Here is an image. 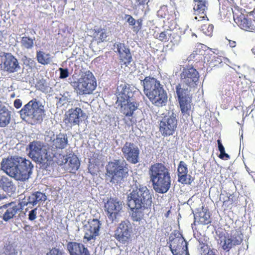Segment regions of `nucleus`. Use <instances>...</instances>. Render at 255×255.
I'll use <instances>...</instances> for the list:
<instances>
[{"mask_svg":"<svg viewBox=\"0 0 255 255\" xmlns=\"http://www.w3.org/2000/svg\"><path fill=\"white\" fill-rule=\"evenodd\" d=\"M246 169L248 171V172H249V167H247V166H246Z\"/></svg>","mask_w":255,"mask_h":255,"instance_id":"052dcab7","label":"nucleus"},{"mask_svg":"<svg viewBox=\"0 0 255 255\" xmlns=\"http://www.w3.org/2000/svg\"><path fill=\"white\" fill-rule=\"evenodd\" d=\"M66 250L70 255H90L89 250L85 246L75 242H69Z\"/></svg>","mask_w":255,"mask_h":255,"instance_id":"4be33fe9","label":"nucleus"},{"mask_svg":"<svg viewBox=\"0 0 255 255\" xmlns=\"http://www.w3.org/2000/svg\"><path fill=\"white\" fill-rule=\"evenodd\" d=\"M37 208H35L28 212V220L30 221H34L37 217Z\"/></svg>","mask_w":255,"mask_h":255,"instance_id":"37998d69","label":"nucleus"},{"mask_svg":"<svg viewBox=\"0 0 255 255\" xmlns=\"http://www.w3.org/2000/svg\"><path fill=\"white\" fill-rule=\"evenodd\" d=\"M153 189L158 193H165L170 188L171 179L169 169L163 164L156 163L149 169Z\"/></svg>","mask_w":255,"mask_h":255,"instance_id":"20e7f679","label":"nucleus"},{"mask_svg":"<svg viewBox=\"0 0 255 255\" xmlns=\"http://www.w3.org/2000/svg\"><path fill=\"white\" fill-rule=\"evenodd\" d=\"M35 38H30L27 36H23L21 37V46L22 48L30 49L33 47L34 41Z\"/></svg>","mask_w":255,"mask_h":255,"instance_id":"72a5a7b5","label":"nucleus"},{"mask_svg":"<svg viewBox=\"0 0 255 255\" xmlns=\"http://www.w3.org/2000/svg\"><path fill=\"white\" fill-rule=\"evenodd\" d=\"M44 140L48 149L52 151H55L58 149L65 148L68 143V137L66 134L60 133L55 135L51 130L45 131Z\"/></svg>","mask_w":255,"mask_h":255,"instance_id":"9b49d317","label":"nucleus"},{"mask_svg":"<svg viewBox=\"0 0 255 255\" xmlns=\"http://www.w3.org/2000/svg\"><path fill=\"white\" fill-rule=\"evenodd\" d=\"M132 233V226L128 220L120 223L115 231V238L120 243L128 244L131 241Z\"/></svg>","mask_w":255,"mask_h":255,"instance_id":"2eb2a0df","label":"nucleus"},{"mask_svg":"<svg viewBox=\"0 0 255 255\" xmlns=\"http://www.w3.org/2000/svg\"><path fill=\"white\" fill-rule=\"evenodd\" d=\"M7 197L4 195H1L0 194V200L6 199Z\"/></svg>","mask_w":255,"mask_h":255,"instance_id":"6e6d98bb","label":"nucleus"},{"mask_svg":"<svg viewBox=\"0 0 255 255\" xmlns=\"http://www.w3.org/2000/svg\"><path fill=\"white\" fill-rule=\"evenodd\" d=\"M230 236L235 246L240 245L243 241V235L240 231H233Z\"/></svg>","mask_w":255,"mask_h":255,"instance_id":"f704fd0d","label":"nucleus"},{"mask_svg":"<svg viewBox=\"0 0 255 255\" xmlns=\"http://www.w3.org/2000/svg\"><path fill=\"white\" fill-rule=\"evenodd\" d=\"M46 255H66L64 252L56 248H52Z\"/></svg>","mask_w":255,"mask_h":255,"instance_id":"79ce46f5","label":"nucleus"},{"mask_svg":"<svg viewBox=\"0 0 255 255\" xmlns=\"http://www.w3.org/2000/svg\"><path fill=\"white\" fill-rule=\"evenodd\" d=\"M128 205L132 211L131 218L134 221H140L144 216V211L152 203V194L146 186L137 181L132 185V191L127 197Z\"/></svg>","mask_w":255,"mask_h":255,"instance_id":"f257e3e1","label":"nucleus"},{"mask_svg":"<svg viewBox=\"0 0 255 255\" xmlns=\"http://www.w3.org/2000/svg\"><path fill=\"white\" fill-rule=\"evenodd\" d=\"M128 164L124 159L114 160L106 166V180L113 184H121L128 175Z\"/></svg>","mask_w":255,"mask_h":255,"instance_id":"423d86ee","label":"nucleus"},{"mask_svg":"<svg viewBox=\"0 0 255 255\" xmlns=\"http://www.w3.org/2000/svg\"><path fill=\"white\" fill-rule=\"evenodd\" d=\"M22 106V101L20 99H16L14 102V106L16 109L20 108Z\"/></svg>","mask_w":255,"mask_h":255,"instance_id":"09e8293b","label":"nucleus"},{"mask_svg":"<svg viewBox=\"0 0 255 255\" xmlns=\"http://www.w3.org/2000/svg\"><path fill=\"white\" fill-rule=\"evenodd\" d=\"M214 26L212 24H209L208 26L204 25L201 26V30L206 35L211 36L212 35Z\"/></svg>","mask_w":255,"mask_h":255,"instance_id":"4c0bfd02","label":"nucleus"},{"mask_svg":"<svg viewBox=\"0 0 255 255\" xmlns=\"http://www.w3.org/2000/svg\"><path fill=\"white\" fill-rule=\"evenodd\" d=\"M197 218L199 222L203 225H207L211 222L209 213L206 209L203 208L201 211L195 215V219Z\"/></svg>","mask_w":255,"mask_h":255,"instance_id":"c756f323","label":"nucleus"},{"mask_svg":"<svg viewBox=\"0 0 255 255\" xmlns=\"http://www.w3.org/2000/svg\"><path fill=\"white\" fill-rule=\"evenodd\" d=\"M229 45L232 48L235 47L236 45V42L235 41L229 40Z\"/></svg>","mask_w":255,"mask_h":255,"instance_id":"864d4df0","label":"nucleus"},{"mask_svg":"<svg viewBox=\"0 0 255 255\" xmlns=\"http://www.w3.org/2000/svg\"><path fill=\"white\" fill-rule=\"evenodd\" d=\"M180 107L181 112L184 115L189 114V111L191 110V99L190 98L179 99Z\"/></svg>","mask_w":255,"mask_h":255,"instance_id":"7c9ffc66","label":"nucleus"},{"mask_svg":"<svg viewBox=\"0 0 255 255\" xmlns=\"http://www.w3.org/2000/svg\"><path fill=\"white\" fill-rule=\"evenodd\" d=\"M189 87H187L185 84L182 82L178 84L176 87V92L178 96V99H183L184 98H190L189 96Z\"/></svg>","mask_w":255,"mask_h":255,"instance_id":"c85d7f7f","label":"nucleus"},{"mask_svg":"<svg viewBox=\"0 0 255 255\" xmlns=\"http://www.w3.org/2000/svg\"><path fill=\"white\" fill-rule=\"evenodd\" d=\"M126 17H127V22L129 23L130 25H134L135 24V20L130 15H127Z\"/></svg>","mask_w":255,"mask_h":255,"instance_id":"49530a36","label":"nucleus"},{"mask_svg":"<svg viewBox=\"0 0 255 255\" xmlns=\"http://www.w3.org/2000/svg\"><path fill=\"white\" fill-rule=\"evenodd\" d=\"M188 169L187 164L183 161H180L177 168L178 181L183 184L191 185L193 178L188 174Z\"/></svg>","mask_w":255,"mask_h":255,"instance_id":"412c9836","label":"nucleus"},{"mask_svg":"<svg viewBox=\"0 0 255 255\" xmlns=\"http://www.w3.org/2000/svg\"><path fill=\"white\" fill-rule=\"evenodd\" d=\"M161 7H166V6H165V5H163V6H162Z\"/></svg>","mask_w":255,"mask_h":255,"instance_id":"680f3d73","label":"nucleus"},{"mask_svg":"<svg viewBox=\"0 0 255 255\" xmlns=\"http://www.w3.org/2000/svg\"><path fill=\"white\" fill-rule=\"evenodd\" d=\"M19 204L22 206V208L24 206L28 205V204H31L33 206H35L37 204V203L35 199L34 193L28 197L27 198H24L22 201L19 202Z\"/></svg>","mask_w":255,"mask_h":255,"instance_id":"c9c22d12","label":"nucleus"},{"mask_svg":"<svg viewBox=\"0 0 255 255\" xmlns=\"http://www.w3.org/2000/svg\"><path fill=\"white\" fill-rule=\"evenodd\" d=\"M122 151L125 158L132 164H136L139 161L140 151L135 144L126 142L122 147Z\"/></svg>","mask_w":255,"mask_h":255,"instance_id":"f3484780","label":"nucleus"},{"mask_svg":"<svg viewBox=\"0 0 255 255\" xmlns=\"http://www.w3.org/2000/svg\"><path fill=\"white\" fill-rule=\"evenodd\" d=\"M195 4L194 6L195 14L196 15L194 19L198 21L205 19L207 18L206 10L207 7L206 6V0H194Z\"/></svg>","mask_w":255,"mask_h":255,"instance_id":"393cba45","label":"nucleus"},{"mask_svg":"<svg viewBox=\"0 0 255 255\" xmlns=\"http://www.w3.org/2000/svg\"><path fill=\"white\" fill-rule=\"evenodd\" d=\"M177 116L175 112L170 111L165 114L159 124V129L162 135H173L177 128Z\"/></svg>","mask_w":255,"mask_h":255,"instance_id":"f8f14e48","label":"nucleus"},{"mask_svg":"<svg viewBox=\"0 0 255 255\" xmlns=\"http://www.w3.org/2000/svg\"><path fill=\"white\" fill-rule=\"evenodd\" d=\"M149 0H136V2L138 5H143L145 3H147Z\"/></svg>","mask_w":255,"mask_h":255,"instance_id":"3c124183","label":"nucleus"},{"mask_svg":"<svg viewBox=\"0 0 255 255\" xmlns=\"http://www.w3.org/2000/svg\"><path fill=\"white\" fill-rule=\"evenodd\" d=\"M35 199L37 204L41 201H45L46 200V196L45 194L40 192H36L34 193Z\"/></svg>","mask_w":255,"mask_h":255,"instance_id":"ea45409f","label":"nucleus"},{"mask_svg":"<svg viewBox=\"0 0 255 255\" xmlns=\"http://www.w3.org/2000/svg\"><path fill=\"white\" fill-rule=\"evenodd\" d=\"M253 168L255 170V161H254V165H253Z\"/></svg>","mask_w":255,"mask_h":255,"instance_id":"13d9d810","label":"nucleus"},{"mask_svg":"<svg viewBox=\"0 0 255 255\" xmlns=\"http://www.w3.org/2000/svg\"><path fill=\"white\" fill-rule=\"evenodd\" d=\"M59 71L60 72L59 78L61 79H65L69 76L68 70L67 68H59Z\"/></svg>","mask_w":255,"mask_h":255,"instance_id":"a18cd8bd","label":"nucleus"},{"mask_svg":"<svg viewBox=\"0 0 255 255\" xmlns=\"http://www.w3.org/2000/svg\"><path fill=\"white\" fill-rule=\"evenodd\" d=\"M59 157L57 163L59 165L67 163L68 166L67 169L70 172H75L79 169L80 163L76 155L70 154L68 156L59 154Z\"/></svg>","mask_w":255,"mask_h":255,"instance_id":"6ab92c4d","label":"nucleus"},{"mask_svg":"<svg viewBox=\"0 0 255 255\" xmlns=\"http://www.w3.org/2000/svg\"><path fill=\"white\" fill-rule=\"evenodd\" d=\"M22 208L21 204L11 202L0 206V214L2 215V219L5 222H8L11 219L16 217V215Z\"/></svg>","mask_w":255,"mask_h":255,"instance_id":"dca6fc26","label":"nucleus"},{"mask_svg":"<svg viewBox=\"0 0 255 255\" xmlns=\"http://www.w3.org/2000/svg\"><path fill=\"white\" fill-rule=\"evenodd\" d=\"M0 189L11 196L15 192L16 187L11 178L5 175H0Z\"/></svg>","mask_w":255,"mask_h":255,"instance_id":"5701e85b","label":"nucleus"},{"mask_svg":"<svg viewBox=\"0 0 255 255\" xmlns=\"http://www.w3.org/2000/svg\"><path fill=\"white\" fill-rule=\"evenodd\" d=\"M71 100L70 96L68 92H65L59 98V102L62 105H64L66 102H70Z\"/></svg>","mask_w":255,"mask_h":255,"instance_id":"a19ab883","label":"nucleus"},{"mask_svg":"<svg viewBox=\"0 0 255 255\" xmlns=\"http://www.w3.org/2000/svg\"><path fill=\"white\" fill-rule=\"evenodd\" d=\"M225 92H226V93H225L226 95L229 98L232 94V92L230 90H227H227H225Z\"/></svg>","mask_w":255,"mask_h":255,"instance_id":"5fc2aeb1","label":"nucleus"},{"mask_svg":"<svg viewBox=\"0 0 255 255\" xmlns=\"http://www.w3.org/2000/svg\"><path fill=\"white\" fill-rule=\"evenodd\" d=\"M28 155L34 161L39 164L41 168H46L49 164L50 157L43 142L33 141L29 143L27 148Z\"/></svg>","mask_w":255,"mask_h":255,"instance_id":"0eeeda50","label":"nucleus"},{"mask_svg":"<svg viewBox=\"0 0 255 255\" xmlns=\"http://www.w3.org/2000/svg\"><path fill=\"white\" fill-rule=\"evenodd\" d=\"M144 93L153 104L158 107L165 106L167 102L166 92L160 82L154 78L146 77L141 80Z\"/></svg>","mask_w":255,"mask_h":255,"instance_id":"39448f33","label":"nucleus"},{"mask_svg":"<svg viewBox=\"0 0 255 255\" xmlns=\"http://www.w3.org/2000/svg\"><path fill=\"white\" fill-rule=\"evenodd\" d=\"M181 82L187 87H194L197 85L199 80V73L193 67L184 68L181 73Z\"/></svg>","mask_w":255,"mask_h":255,"instance_id":"a211bd4d","label":"nucleus"},{"mask_svg":"<svg viewBox=\"0 0 255 255\" xmlns=\"http://www.w3.org/2000/svg\"><path fill=\"white\" fill-rule=\"evenodd\" d=\"M15 96V95L14 93H12L11 95H10V98H14Z\"/></svg>","mask_w":255,"mask_h":255,"instance_id":"4d7b16f0","label":"nucleus"},{"mask_svg":"<svg viewBox=\"0 0 255 255\" xmlns=\"http://www.w3.org/2000/svg\"><path fill=\"white\" fill-rule=\"evenodd\" d=\"M114 49L119 52L121 60L125 64H129L132 59V56L129 49L124 43H117L114 44Z\"/></svg>","mask_w":255,"mask_h":255,"instance_id":"b1692460","label":"nucleus"},{"mask_svg":"<svg viewBox=\"0 0 255 255\" xmlns=\"http://www.w3.org/2000/svg\"><path fill=\"white\" fill-rule=\"evenodd\" d=\"M43 107L36 99L30 101L19 112L23 120H34L40 121L44 113Z\"/></svg>","mask_w":255,"mask_h":255,"instance_id":"1a4fd4ad","label":"nucleus"},{"mask_svg":"<svg viewBox=\"0 0 255 255\" xmlns=\"http://www.w3.org/2000/svg\"><path fill=\"white\" fill-rule=\"evenodd\" d=\"M218 144V148L220 151V152H222L225 150L224 147L222 143H221V141L220 140H217Z\"/></svg>","mask_w":255,"mask_h":255,"instance_id":"8fccbe9b","label":"nucleus"},{"mask_svg":"<svg viewBox=\"0 0 255 255\" xmlns=\"http://www.w3.org/2000/svg\"><path fill=\"white\" fill-rule=\"evenodd\" d=\"M68 122L72 125H79L81 118L85 116V113L79 108L71 109L68 111Z\"/></svg>","mask_w":255,"mask_h":255,"instance_id":"a878e982","label":"nucleus"},{"mask_svg":"<svg viewBox=\"0 0 255 255\" xmlns=\"http://www.w3.org/2000/svg\"><path fill=\"white\" fill-rule=\"evenodd\" d=\"M1 68L9 73L17 72L20 68L18 60L10 53H6L1 64Z\"/></svg>","mask_w":255,"mask_h":255,"instance_id":"aec40b11","label":"nucleus"},{"mask_svg":"<svg viewBox=\"0 0 255 255\" xmlns=\"http://www.w3.org/2000/svg\"><path fill=\"white\" fill-rule=\"evenodd\" d=\"M69 83L80 95L90 94L97 87L96 79L90 71L83 73L77 81H71Z\"/></svg>","mask_w":255,"mask_h":255,"instance_id":"6e6552de","label":"nucleus"},{"mask_svg":"<svg viewBox=\"0 0 255 255\" xmlns=\"http://www.w3.org/2000/svg\"><path fill=\"white\" fill-rule=\"evenodd\" d=\"M0 218H2V215H0Z\"/></svg>","mask_w":255,"mask_h":255,"instance_id":"0e129e2a","label":"nucleus"},{"mask_svg":"<svg viewBox=\"0 0 255 255\" xmlns=\"http://www.w3.org/2000/svg\"><path fill=\"white\" fill-rule=\"evenodd\" d=\"M231 238L228 234H226V235L225 234L219 235L218 242L224 250H229L233 246H235Z\"/></svg>","mask_w":255,"mask_h":255,"instance_id":"cd10ccee","label":"nucleus"},{"mask_svg":"<svg viewBox=\"0 0 255 255\" xmlns=\"http://www.w3.org/2000/svg\"><path fill=\"white\" fill-rule=\"evenodd\" d=\"M169 38L170 42L173 43L174 45H177L180 42V37L176 33H171V36H169Z\"/></svg>","mask_w":255,"mask_h":255,"instance_id":"c03bdc74","label":"nucleus"},{"mask_svg":"<svg viewBox=\"0 0 255 255\" xmlns=\"http://www.w3.org/2000/svg\"><path fill=\"white\" fill-rule=\"evenodd\" d=\"M137 92L133 87L126 83H122L117 87L116 104L121 107V112L126 116H132L139 107V102L136 98Z\"/></svg>","mask_w":255,"mask_h":255,"instance_id":"7ed1b4c3","label":"nucleus"},{"mask_svg":"<svg viewBox=\"0 0 255 255\" xmlns=\"http://www.w3.org/2000/svg\"><path fill=\"white\" fill-rule=\"evenodd\" d=\"M137 22L139 23V25H140L141 24V20L139 21V20H138Z\"/></svg>","mask_w":255,"mask_h":255,"instance_id":"bf43d9fd","label":"nucleus"},{"mask_svg":"<svg viewBox=\"0 0 255 255\" xmlns=\"http://www.w3.org/2000/svg\"><path fill=\"white\" fill-rule=\"evenodd\" d=\"M171 36L170 31L161 32L158 36V39L161 41H166L169 40V36Z\"/></svg>","mask_w":255,"mask_h":255,"instance_id":"58836bf2","label":"nucleus"},{"mask_svg":"<svg viewBox=\"0 0 255 255\" xmlns=\"http://www.w3.org/2000/svg\"><path fill=\"white\" fill-rule=\"evenodd\" d=\"M217 251H214V250H209L207 255H217L216 254Z\"/></svg>","mask_w":255,"mask_h":255,"instance_id":"603ef678","label":"nucleus"},{"mask_svg":"<svg viewBox=\"0 0 255 255\" xmlns=\"http://www.w3.org/2000/svg\"><path fill=\"white\" fill-rule=\"evenodd\" d=\"M33 169L31 162L24 157L14 156L3 158L0 169L16 181L25 182L30 177Z\"/></svg>","mask_w":255,"mask_h":255,"instance_id":"f03ea898","label":"nucleus"},{"mask_svg":"<svg viewBox=\"0 0 255 255\" xmlns=\"http://www.w3.org/2000/svg\"><path fill=\"white\" fill-rule=\"evenodd\" d=\"M36 58L38 62L43 65L49 64L51 61L50 55L41 51L37 52Z\"/></svg>","mask_w":255,"mask_h":255,"instance_id":"2f4dec72","label":"nucleus"},{"mask_svg":"<svg viewBox=\"0 0 255 255\" xmlns=\"http://www.w3.org/2000/svg\"><path fill=\"white\" fill-rule=\"evenodd\" d=\"M239 26L246 31H252L254 29V25L252 24L251 20L243 17L241 18L239 23Z\"/></svg>","mask_w":255,"mask_h":255,"instance_id":"473e14b6","label":"nucleus"},{"mask_svg":"<svg viewBox=\"0 0 255 255\" xmlns=\"http://www.w3.org/2000/svg\"><path fill=\"white\" fill-rule=\"evenodd\" d=\"M95 36L101 41H104L106 40L108 36V33L106 30L104 29H98L95 31Z\"/></svg>","mask_w":255,"mask_h":255,"instance_id":"e433bc0d","label":"nucleus"},{"mask_svg":"<svg viewBox=\"0 0 255 255\" xmlns=\"http://www.w3.org/2000/svg\"><path fill=\"white\" fill-rule=\"evenodd\" d=\"M167 244L173 255L187 254V242L180 234H178L177 236L171 234L169 237Z\"/></svg>","mask_w":255,"mask_h":255,"instance_id":"ddd939ff","label":"nucleus"},{"mask_svg":"<svg viewBox=\"0 0 255 255\" xmlns=\"http://www.w3.org/2000/svg\"><path fill=\"white\" fill-rule=\"evenodd\" d=\"M101 225V222L97 219L90 220L84 226V242L92 244L99 235Z\"/></svg>","mask_w":255,"mask_h":255,"instance_id":"4468645a","label":"nucleus"},{"mask_svg":"<svg viewBox=\"0 0 255 255\" xmlns=\"http://www.w3.org/2000/svg\"><path fill=\"white\" fill-rule=\"evenodd\" d=\"M123 207V202L117 198H110L105 204L109 224H116L119 221Z\"/></svg>","mask_w":255,"mask_h":255,"instance_id":"9d476101","label":"nucleus"},{"mask_svg":"<svg viewBox=\"0 0 255 255\" xmlns=\"http://www.w3.org/2000/svg\"><path fill=\"white\" fill-rule=\"evenodd\" d=\"M221 159H228L230 158L229 155L225 152V150H224V151L222 152H220V154L219 156Z\"/></svg>","mask_w":255,"mask_h":255,"instance_id":"de8ad7c7","label":"nucleus"},{"mask_svg":"<svg viewBox=\"0 0 255 255\" xmlns=\"http://www.w3.org/2000/svg\"><path fill=\"white\" fill-rule=\"evenodd\" d=\"M243 135H241V138H242L243 139ZM240 140H241V139H240Z\"/></svg>","mask_w":255,"mask_h":255,"instance_id":"e2e57ef3","label":"nucleus"},{"mask_svg":"<svg viewBox=\"0 0 255 255\" xmlns=\"http://www.w3.org/2000/svg\"><path fill=\"white\" fill-rule=\"evenodd\" d=\"M11 120V112L4 106L1 105L0 101V127H6Z\"/></svg>","mask_w":255,"mask_h":255,"instance_id":"bb28decb","label":"nucleus"}]
</instances>
